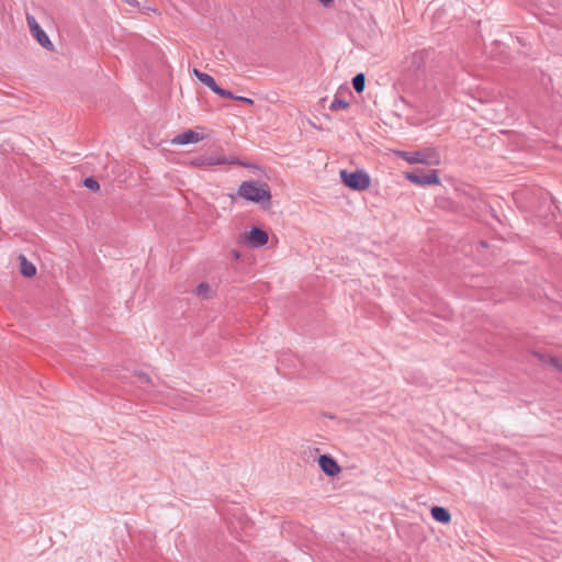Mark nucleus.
Wrapping results in <instances>:
<instances>
[{"instance_id": "nucleus-19", "label": "nucleus", "mask_w": 562, "mask_h": 562, "mask_svg": "<svg viewBox=\"0 0 562 562\" xmlns=\"http://www.w3.org/2000/svg\"><path fill=\"white\" fill-rule=\"evenodd\" d=\"M221 160H223V165L225 164H231V165H243L245 166V164H243L241 161H239L237 158H227L225 157L224 155L221 154Z\"/></svg>"}, {"instance_id": "nucleus-4", "label": "nucleus", "mask_w": 562, "mask_h": 562, "mask_svg": "<svg viewBox=\"0 0 562 562\" xmlns=\"http://www.w3.org/2000/svg\"><path fill=\"white\" fill-rule=\"evenodd\" d=\"M406 178L411 182L418 184V186H430V184L439 183L437 170H429L428 172H425L422 169H416L412 172H407Z\"/></svg>"}, {"instance_id": "nucleus-9", "label": "nucleus", "mask_w": 562, "mask_h": 562, "mask_svg": "<svg viewBox=\"0 0 562 562\" xmlns=\"http://www.w3.org/2000/svg\"><path fill=\"white\" fill-rule=\"evenodd\" d=\"M194 165L201 167H212L217 165H223V160H221L220 153L205 154L194 159Z\"/></svg>"}, {"instance_id": "nucleus-6", "label": "nucleus", "mask_w": 562, "mask_h": 562, "mask_svg": "<svg viewBox=\"0 0 562 562\" xmlns=\"http://www.w3.org/2000/svg\"><path fill=\"white\" fill-rule=\"evenodd\" d=\"M268 239V234L258 227H252L250 232L245 235L246 243L252 248H258L266 245Z\"/></svg>"}, {"instance_id": "nucleus-16", "label": "nucleus", "mask_w": 562, "mask_h": 562, "mask_svg": "<svg viewBox=\"0 0 562 562\" xmlns=\"http://www.w3.org/2000/svg\"><path fill=\"white\" fill-rule=\"evenodd\" d=\"M211 288L207 283L202 282L195 288V294L202 297H206Z\"/></svg>"}, {"instance_id": "nucleus-18", "label": "nucleus", "mask_w": 562, "mask_h": 562, "mask_svg": "<svg viewBox=\"0 0 562 562\" xmlns=\"http://www.w3.org/2000/svg\"><path fill=\"white\" fill-rule=\"evenodd\" d=\"M215 93L218 94L220 97H223V98H227V99H234L236 98V95L228 91V90H225V89H222L221 87H218L217 89H215Z\"/></svg>"}, {"instance_id": "nucleus-17", "label": "nucleus", "mask_w": 562, "mask_h": 562, "mask_svg": "<svg viewBox=\"0 0 562 562\" xmlns=\"http://www.w3.org/2000/svg\"><path fill=\"white\" fill-rule=\"evenodd\" d=\"M83 186L92 191H97L100 188L98 181L91 177L83 180Z\"/></svg>"}, {"instance_id": "nucleus-8", "label": "nucleus", "mask_w": 562, "mask_h": 562, "mask_svg": "<svg viewBox=\"0 0 562 562\" xmlns=\"http://www.w3.org/2000/svg\"><path fill=\"white\" fill-rule=\"evenodd\" d=\"M203 139V136H201L199 133L188 130L181 134H178L173 139L172 143L177 145H187L191 143H198Z\"/></svg>"}, {"instance_id": "nucleus-14", "label": "nucleus", "mask_w": 562, "mask_h": 562, "mask_svg": "<svg viewBox=\"0 0 562 562\" xmlns=\"http://www.w3.org/2000/svg\"><path fill=\"white\" fill-rule=\"evenodd\" d=\"M352 86H353V89L360 93L364 90V86H366V77L362 72L360 74H357L353 78H352Z\"/></svg>"}, {"instance_id": "nucleus-25", "label": "nucleus", "mask_w": 562, "mask_h": 562, "mask_svg": "<svg viewBox=\"0 0 562 562\" xmlns=\"http://www.w3.org/2000/svg\"><path fill=\"white\" fill-rule=\"evenodd\" d=\"M322 4L324 5H328L329 3L333 2V0H318Z\"/></svg>"}, {"instance_id": "nucleus-5", "label": "nucleus", "mask_w": 562, "mask_h": 562, "mask_svg": "<svg viewBox=\"0 0 562 562\" xmlns=\"http://www.w3.org/2000/svg\"><path fill=\"white\" fill-rule=\"evenodd\" d=\"M26 22L27 25L34 35V37L37 40V42L41 44V46L53 49V44L47 36V34L41 29L40 24L37 23L36 19L33 15L27 14L26 15Z\"/></svg>"}, {"instance_id": "nucleus-10", "label": "nucleus", "mask_w": 562, "mask_h": 562, "mask_svg": "<svg viewBox=\"0 0 562 562\" xmlns=\"http://www.w3.org/2000/svg\"><path fill=\"white\" fill-rule=\"evenodd\" d=\"M20 272L25 278H32L36 273L35 266L30 262L24 255H19Z\"/></svg>"}, {"instance_id": "nucleus-13", "label": "nucleus", "mask_w": 562, "mask_h": 562, "mask_svg": "<svg viewBox=\"0 0 562 562\" xmlns=\"http://www.w3.org/2000/svg\"><path fill=\"white\" fill-rule=\"evenodd\" d=\"M535 356L543 363H549L550 366L562 372V359L552 356H546L538 352H536Z\"/></svg>"}, {"instance_id": "nucleus-1", "label": "nucleus", "mask_w": 562, "mask_h": 562, "mask_svg": "<svg viewBox=\"0 0 562 562\" xmlns=\"http://www.w3.org/2000/svg\"><path fill=\"white\" fill-rule=\"evenodd\" d=\"M238 195L247 201L260 203L269 201L271 193L269 186L259 181H245L239 186Z\"/></svg>"}, {"instance_id": "nucleus-2", "label": "nucleus", "mask_w": 562, "mask_h": 562, "mask_svg": "<svg viewBox=\"0 0 562 562\" xmlns=\"http://www.w3.org/2000/svg\"><path fill=\"white\" fill-rule=\"evenodd\" d=\"M400 156L409 164H424L428 166H438L440 156L435 148H425L414 153L401 151Z\"/></svg>"}, {"instance_id": "nucleus-20", "label": "nucleus", "mask_w": 562, "mask_h": 562, "mask_svg": "<svg viewBox=\"0 0 562 562\" xmlns=\"http://www.w3.org/2000/svg\"><path fill=\"white\" fill-rule=\"evenodd\" d=\"M424 55L425 53L424 52H419V53H416L414 56H413V63L414 64H417L418 66L420 65V63L423 61L424 59Z\"/></svg>"}, {"instance_id": "nucleus-12", "label": "nucleus", "mask_w": 562, "mask_h": 562, "mask_svg": "<svg viewBox=\"0 0 562 562\" xmlns=\"http://www.w3.org/2000/svg\"><path fill=\"white\" fill-rule=\"evenodd\" d=\"M431 516L435 520L442 524H448L451 520L450 513L441 506H434L431 508Z\"/></svg>"}, {"instance_id": "nucleus-3", "label": "nucleus", "mask_w": 562, "mask_h": 562, "mask_svg": "<svg viewBox=\"0 0 562 562\" xmlns=\"http://www.w3.org/2000/svg\"><path fill=\"white\" fill-rule=\"evenodd\" d=\"M339 175L344 184L356 191L367 190L371 184L369 175L363 170H357L353 172L340 170Z\"/></svg>"}, {"instance_id": "nucleus-15", "label": "nucleus", "mask_w": 562, "mask_h": 562, "mask_svg": "<svg viewBox=\"0 0 562 562\" xmlns=\"http://www.w3.org/2000/svg\"><path fill=\"white\" fill-rule=\"evenodd\" d=\"M349 106V103L341 99H334V101L330 104L331 111H338V110H345Z\"/></svg>"}, {"instance_id": "nucleus-21", "label": "nucleus", "mask_w": 562, "mask_h": 562, "mask_svg": "<svg viewBox=\"0 0 562 562\" xmlns=\"http://www.w3.org/2000/svg\"><path fill=\"white\" fill-rule=\"evenodd\" d=\"M137 379L140 383H150V378L146 373H143V372L138 373Z\"/></svg>"}, {"instance_id": "nucleus-24", "label": "nucleus", "mask_w": 562, "mask_h": 562, "mask_svg": "<svg viewBox=\"0 0 562 562\" xmlns=\"http://www.w3.org/2000/svg\"><path fill=\"white\" fill-rule=\"evenodd\" d=\"M124 1L133 7H139V2L137 0H124Z\"/></svg>"}, {"instance_id": "nucleus-7", "label": "nucleus", "mask_w": 562, "mask_h": 562, "mask_svg": "<svg viewBox=\"0 0 562 562\" xmlns=\"http://www.w3.org/2000/svg\"><path fill=\"white\" fill-rule=\"evenodd\" d=\"M318 465L322 471L328 476H335L340 472V467L334 458L327 454H322L318 458Z\"/></svg>"}, {"instance_id": "nucleus-11", "label": "nucleus", "mask_w": 562, "mask_h": 562, "mask_svg": "<svg viewBox=\"0 0 562 562\" xmlns=\"http://www.w3.org/2000/svg\"><path fill=\"white\" fill-rule=\"evenodd\" d=\"M193 75L202 82L204 83L206 87H209L214 93H215V89H217L220 86L216 83V81L214 80V78L209 75V74H205V72H202L200 71L199 69L194 68L193 69Z\"/></svg>"}, {"instance_id": "nucleus-22", "label": "nucleus", "mask_w": 562, "mask_h": 562, "mask_svg": "<svg viewBox=\"0 0 562 562\" xmlns=\"http://www.w3.org/2000/svg\"><path fill=\"white\" fill-rule=\"evenodd\" d=\"M235 100L241 101V102L247 103V104H252L254 103V101L251 99L246 98V97L236 95Z\"/></svg>"}, {"instance_id": "nucleus-23", "label": "nucleus", "mask_w": 562, "mask_h": 562, "mask_svg": "<svg viewBox=\"0 0 562 562\" xmlns=\"http://www.w3.org/2000/svg\"><path fill=\"white\" fill-rule=\"evenodd\" d=\"M231 255H232V257H233L234 259H236V260L240 258V252H239L238 250H236V249H233V250L231 251Z\"/></svg>"}]
</instances>
